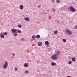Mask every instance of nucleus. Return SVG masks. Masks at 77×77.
<instances>
[{
	"label": "nucleus",
	"mask_w": 77,
	"mask_h": 77,
	"mask_svg": "<svg viewBox=\"0 0 77 77\" xmlns=\"http://www.w3.org/2000/svg\"><path fill=\"white\" fill-rule=\"evenodd\" d=\"M13 58H14V57H12V59Z\"/></svg>",
	"instance_id": "obj_33"
},
{
	"label": "nucleus",
	"mask_w": 77,
	"mask_h": 77,
	"mask_svg": "<svg viewBox=\"0 0 77 77\" xmlns=\"http://www.w3.org/2000/svg\"><path fill=\"white\" fill-rule=\"evenodd\" d=\"M23 39L24 38H22V39H21V41H24Z\"/></svg>",
	"instance_id": "obj_28"
},
{
	"label": "nucleus",
	"mask_w": 77,
	"mask_h": 77,
	"mask_svg": "<svg viewBox=\"0 0 77 77\" xmlns=\"http://www.w3.org/2000/svg\"><path fill=\"white\" fill-rule=\"evenodd\" d=\"M8 62L7 61L5 62V63L3 65L4 69H6V68H7V67H8Z\"/></svg>",
	"instance_id": "obj_3"
},
{
	"label": "nucleus",
	"mask_w": 77,
	"mask_h": 77,
	"mask_svg": "<svg viewBox=\"0 0 77 77\" xmlns=\"http://www.w3.org/2000/svg\"><path fill=\"white\" fill-rule=\"evenodd\" d=\"M57 33H58V31L57 30L54 31V34H55L56 35Z\"/></svg>",
	"instance_id": "obj_19"
},
{
	"label": "nucleus",
	"mask_w": 77,
	"mask_h": 77,
	"mask_svg": "<svg viewBox=\"0 0 77 77\" xmlns=\"http://www.w3.org/2000/svg\"><path fill=\"white\" fill-rule=\"evenodd\" d=\"M17 32H18V33H21V31L20 30H17Z\"/></svg>",
	"instance_id": "obj_24"
},
{
	"label": "nucleus",
	"mask_w": 77,
	"mask_h": 77,
	"mask_svg": "<svg viewBox=\"0 0 77 77\" xmlns=\"http://www.w3.org/2000/svg\"><path fill=\"white\" fill-rule=\"evenodd\" d=\"M32 38H33V39H34V40H35V39H36V36L35 35H33L32 37Z\"/></svg>",
	"instance_id": "obj_16"
},
{
	"label": "nucleus",
	"mask_w": 77,
	"mask_h": 77,
	"mask_svg": "<svg viewBox=\"0 0 77 77\" xmlns=\"http://www.w3.org/2000/svg\"><path fill=\"white\" fill-rule=\"evenodd\" d=\"M70 9L71 10V11H72V12H76V9H75L74 7L72 6H71L70 7Z\"/></svg>",
	"instance_id": "obj_4"
},
{
	"label": "nucleus",
	"mask_w": 77,
	"mask_h": 77,
	"mask_svg": "<svg viewBox=\"0 0 77 77\" xmlns=\"http://www.w3.org/2000/svg\"><path fill=\"white\" fill-rule=\"evenodd\" d=\"M66 31L67 35H72V31L70 30L66 29Z\"/></svg>",
	"instance_id": "obj_2"
},
{
	"label": "nucleus",
	"mask_w": 77,
	"mask_h": 77,
	"mask_svg": "<svg viewBox=\"0 0 77 77\" xmlns=\"http://www.w3.org/2000/svg\"><path fill=\"white\" fill-rule=\"evenodd\" d=\"M56 2L57 3H60V2L59 0H57Z\"/></svg>",
	"instance_id": "obj_21"
},
{
	"label": "nucleus",
	"mask_w": 77,
	"mask_h": 77,
	"mask_svg": "<svg viewBox=\"0 0 77 77\" xmlns=\"http://www.w3.org/2000/svg\"><path fill=\"white\" fill-rule=\"evenodd\" d=\"M52 11L53 12H55V9H52Z\"/></svg>",
	"instance_id": "obj_27"
},
{
	"label": "nucleus",
	"mask_w": 77,
	"mask_h": 77,
	"mask_svg": "<svg viewBox=\"0 0 77 77\" xmlns=\"http://www.w3.org/2000/svg\"><path fill=\"white\" fill-rule=\"evenodd\" d=\"M55 54L59 57V55L60 54V51H57Z\"/></svg>",
	"instance_id": "obj_6"
},
{
	"label": "nucleus",
	"mask_w": 77,
	"mask_h": 77,
	"mask_svg": "<svg viewBox=\"0 0 77 77\" xmlns=\"http://www.w3.org/2000/svg\"><path fill=\"white\" fill-rule=\"evenodd\" d=\"M37 7L38 8H41V5H40L39 6H38Z\"/></svg>",
	"instance_id": "obj_31"
},
{
	"label": "nucleus",
	"mask_w": 77,
	"mask_h": 77,
	"mask_svg": "<svg viewBox=\"0 0 77 77\" xmlns=\"http://www.w3.org/2000/svg\"><path fill=\"white\" fill-rule=\"evenodd\" d=\"M4 35H5V36L6 35H8V32H4V33L3 34Z\"/></svg>",
	"instance_id": "obj_17"
},
{
	"label": "nucleus",
	"mask_w": 77,
	"mask_h": 77,
	"mask_svg": "<svg viewBox=\"0 0 77 77\" xmlns=\"http://www.w3.org/2000/svg\"><path fill=\"white\" fill-rule=\"evenodd\" d=\"M15 71H17L18 70V68H15Z\"/></svg>",
	"instance_id": "obj_29"
},
{
	"label": "nucleus",
	"mask_w": 77,
	"mask_h": 77,
	"mask_svg": "<svg viewBox=\"0 0 77 77\" xmlns=\"http://www.w3.org/2000/svg\"><path fill=\"white\" fill-rule=\"evenodd\" d=\"M63 41L64 42H66V39H63Z\"/></svg>",
	"instance_id": "obj_25"
},
{
	"label": "nucleus",
	"mask_w": 77,
	"mask_h": 77,
	"mask_svg": "<svg viewBox=\"0 0 77 77\" xmlns=\"http://www.w3.org/2000/svg\"><path fill=\"white\" fill-rule=\"evenodd\" d=\"M51 58H52L53 60H57V59H58V57L55 54L52 55L51 57Z\"/></svg>",
	"instance_id": "obj_1"
},
{
	"label": "nucleus",
	"mask_w": 77,
	"mask_h": 77,
	"mask_svg": "<svg viewBox=\"0 0 77 77\" xmlns=\"http://www.w3.org/2000/svg\"><path fill=\"white\" fill-rule=\"evenodd\" d=\"M0 35L1 38L3 39V38H5V36H4V35H3V34H0Z\"/></svg>",
	"instance_id": "obj_8"
},
{
	"label": "nucleus",
	"mask_w": 77,
	"mask_h": 77,
	"mask_svg": "<svg viewBox=\"0 0 77 77\" xmlns=\"http://www.w3.org/2000/svg\"><path fill=\"white\" fill-rule=\"evenodd\" d=\"M72 60L73 62H75V60H76L75 58L74 57L72 58Z\"/></svg>",
	"instance_id": "obj_15"
},
{
	"label": "nucleus",
	"mask_w": 77,
	"mask_h": 77,
	"mask_svg": "<svg viewBox=\"0 0 77 77\" xmlns=\"http://www.w3.org/2000/svg\"><path fill=\"white\" fill-rule=\"evenodd\" d=\"M75 29H77V26H75Z\"/></svg>",
	"instance_id": "obj_26"
},
{
	"label": "nucleus",
	"mask_w": 77,
	"mask_h": 77,
	"mask_svg": "<svg viewBox=\"0 0 77 77\" xmlns=\"http://www.w3.org/2000/svg\"><path fill=\"white\" fill-rule=\"evenodd\" d=\"M24 73L26 74H29V71L28 70H26L25 71Z\"/></svg>",
	"instance_id": "obj_12"
},
{
	"label": "nucleus",
	"mask_w": 77,
	"mask_h": 77,
	"mask_svg": "<svg viewBox=\"0 0 77 77\" xmlns=\"http://www.w3.org/2000/svg\"><path fill=\"white\" fill-rule=\"evenodd\" d=\"M21 27H22V25H21L19 24L18 25V27L19 28H21Z\"/></svg>",
	"instance_id": "obj_22"
},
{
	"label": "nucleus",
	"mask_w": 77,
	"mask_h": 77,
	"mask_svg": "<svg viewBox=\"0 0 77 77\" xmlns=\"http://www.w3.org/2000/svg\"><path fill=\"white\" fill-rule=\"evenodd\" d=\"M24 20H25V21H29V18L28 17H25L24 18Z\"/></svg>",
	"instance_id": "obj_9"
},
{
	"label": "nucleus",
	"mask_w": 77,
	"mask_h": 77,
	"mask_svg": "<svg viewBox=\"0 0 77 77\" xmlns=\"http://www.w3.org/2000/svg\"><path fill=\"white\" fill-rule=\"evenodd\" d=\"M20 8L21 10H23L24 9V6L23 5H20Z\"/></svg>",
	"instance_id": "obj_7"
},
{
	"label": "nucleus",
	"mask_w": 77,
	"mask_h": 77,
	"mask_svg": "<svg viewBox=\"0 0 77 77\" xmlns=\"http://www.w3.org/2000/svg\"><path fill=\"white\" fill-rule=\"evenodd\" d=\"M69 10H70V9H69Z\"/></svg>",
	"instance_id": "obj_34"
},
{
	"label": "nucleus",
	"mask_w": 77,
	"mask_h": 77,
	"mask_svg": "<svg viewBox=\"0 0 77 77\" xmlns=\"http://www.w3.org/2000/svg\"><path fill=\"white\" fill-rule=\"evenodd\" d=\"M51 65H52V66H55V65H56V63H55L54 62H53L51 63Z\"/></svg>",
	"instance_id": "obj_11"
},
{
	"label": "nucleus",
	"mask_w": 77,
	"mask_h": 77,
	"mask_svg": "<svg viewBox=\"0 0 77 77\" xmlns=\"http://www.w3.org/2000/svg\"><path fill=\"white\" fill-rule=\"evenodd\" d=\"M38 44L39 46H41L42 45V42H38Z\"/></svg>",
	"instance_id": "obj_10"
},
{
	"label": "nucleus",
	"mask_w": 77,
	"mask_h": 77,
	"mask_svg": "<svg viewBox=\"0 0 77 77\" xmlns=\"http://www.w3.org/2000/svg\"><path fill=\"white\" fill-rule=\"evenodd\" d=\"M14 36H18V34L17 33L15 32V33H14V35H13Z\"/></svg>",
	"instance_id": "obj_13"
},
{
	"label": "nucleus",
	"mask_w": 77,
	"mask_h": 77,
	"mask_svg": "<svg viewBox=\"0 0 77 77\" xmlns=\"http://www.w3.org/2000/svg\"><path fill=\"white\" fill-rule=\"evenodd\" d=\"M51 2L52 3H54V1L52 0Z\"/></svg>",
	"instance_id": "obj_30"
},
{
	"label": "nucleus",
	"mask_w": 77,
	"mask_h": 77,
	"mask_svg": "<svg viewBox=\"0 0 77 77\" xmlns=\"http://www.w3.org/2000/svg\"><path fill=\"white\" fill-rule=\"evenodd\" d=\"M29 66V65L28 64H27V63H26L24 64V66L26 68L27 67H28V66Z\"/></svg>",
	"instance_id": "obj_14"
},
{
	"label": "nucleus",
	"mask_w": 77,
	"mask_h": 77,
	"mask_svg": "<svg viewBox=\"0 0 77 77\" xmlns=\"http://www.w3.org/2000/svg\"><path fill=\"white\" fill-rule=\"evenodd\" d=\"M36 38H40V35H37L36 36Z\"/></svg>",
	"instance_id": "obj_20"
},
{
	"label": "nucleus",
	"mask_w": 77,
	"mask_h": 77,
	"mask_svg": "<svg viewBox=\"0 0 77 77\" xmlns=\"http://www.w3.org/2000/svg\"><path fill=\"white\" fill-rule=\"evenodd\" d=\"M68 64H69V65H71V63H72V61H69L68 62Z\"/></svg>",
	"instance_id": "obj_23"
},
{
	"label": "nucleus",
	"mask_w": 77,
	"mask_h": 77,
	"mask_svg": "<svg viewBox=\"0 0 77 77\" xmlns=\"http://www.w3.org/2000/svg\"><path fill=\"white\" fill-rule=\"evenodd\" d=\"M17 31V30L15 29H11V32L12 33H16Z\"/></svg>",
	"instance_id": "obj_5"
},
{
	"label": "nucleus",
	"mask_w": 77,
	"mask_h": 77,
	"mask_svg": "<svg viewBox=\"0 0 77 77\" xmlns=\"http://www.w3.org/2000/svg\"><path fill=\"white\" fill-rule=\"evenodd\" d=\"M67 77H71L70 76H68Z\"/></svg>",
	"instance_id": "obj_32"
},
{
	"label": "nucleus",
	"mask_w": 77,
	"mask_h": 77,
	"mask_svg": "<svg viewBox=\"0 0 77 77\" xmlns=\"http://www.w3.org/2000/svg\"><path fill=\"white\" fill-rule=\"evenodd\" d=\"M45 44L46 45H48V44H49V42H48V41H46L45 42Z\"/></svg>",
	"instance_id": "obj_18"
}]
</instances>
